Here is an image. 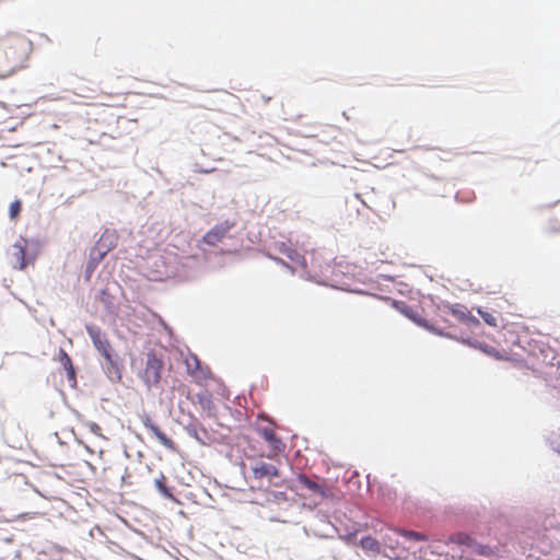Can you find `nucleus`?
I'll list each match as a JSON object with an SVG mask.
<instances>
[{
    "mask_svg": "<svg viewBox=\"0 0 560 560\" xmlns=\"http://www.w3.org/2000/svg\"><path fill=\"white\" fill-rule=\"evenodd\" d=\"M32 42L23 35L10 34L0 38V78L4 79L26 67Z\"/></svg>",
    "mask_w": 560,
    "mask_h": 560,
    "instance_id": "1",
    "label": "nucleus"
},
{
    "mask_svg": "<svg viewBox=\"0 0 560 560\" xmlns=\"http://www.w3.org/2000/svg\"><path fill=\"white\" fill-rule=\"evenodd\" d=\"M402 536L406 540L409 541H420L425 540L427 537L418 532L413 530H397V529H388L387 533L384 534L383 540V553L390 559H405L408 555V547L402 546L398 536Z\"/></svg>",
    "mask_w": 560,
    "mask_h": 560,
    "instance_id": "2",
    "label": "nucleus"
},
{
    "mask_svg": "<svg viewBox=\"0 0 560 560\" xmlns=\"http://www.w3.org/2000/svg\"><path fill=\"white\" fill-rule=\"evenodd\" d=\"M86 331L93 342L94 348L103 357L108 368L117 369L114 361L113 347L107 335L102 331L100 327L94 325L86 326Z\"/></svg>",
    "mask_w": 560,
    "mask_h": 560,
    "instance_id": "3",
    "label": "nucleus"
},
{
    "mask_svg": "<svg viewBox=\"0 0 560 560\" xmlns=\"http://www.w3.org/2000/svg\"><path fill=\"white\" fill-rule=\"evenodd\" d=\"M163 369L162 358L151 350L147 353L145 366L140 373V378L148 387L156 386L162 378Z\"/></svg>",
    "mask_w": 560,
    "mask_h": 560,
    "instance_id": "4",
    "label": "nucleus"
},
{
    "mask_svg": "<svg viewBox=\"0 0 560 560\" xmlns=\"http://www.w3.org/2000/svg\"><path fill=\"white\" fill-rule=\"evenodd\" d=\"M443 314L446 316L445 322H450L448 316H452L468 328L480 326L479 319L472 316L470 311L462 304L446 305L443 308Z\"/></svg>",
    "mask_w": 560,
    "mask_h": 560,
    "instance_id": "5",
    "label": "nucleus"
},
{
    "mask_svg": "<svg viewBox=\"0 0 560 560\" xmlns=\"http://www.w3.org/2000/svg\"><path fill=\"white\" fill-rule=\"evenodd\" d=\"M28 241L24 237H20L11 247V264L13 268L23 270L31 264L34 258H30L26 255Z\"/></svg>",
    "mask_w": 560,
    "mask_h": 560,
    "instance_id": "6",
    "label": "nucleus"
},
{
    "mask_svg": "<svg viewBox=\"0 0 560 560\" xmlns=\"http://www.w3.org/2000/svg\"><path fill=\"white\" fill-rule=\"evenodd\" d=\"M253 477L255 479H267L271 485L279 487L281 486V482L273 481V479L280 478V470L277 466L272 464H268L262 460L256 462L252 466Z\"/></svg>",
    "mask_w": 560,
    "mask_h": 560,
    "instance_id": "7",
    "label": "nucleus"
},
{
    "mask_svg": "<svg viewBox=\"0 0 560 560\" xmlns=\"http://www.w3.org/2000/svg\"><path fill=\"white\" fill-rule=\"evenodd\" d=\"M257 433L268 443L271 454L268 455L269 458L282 452L285 447L282 440L276 434L275 429L271 424L266 427L257 428Z\"/></svg>",
    "mask_w": 560,
    "mask_h": 560,
    "instance_id": "8",
    "label": "nucleus"
},
{
    "mask_svg": "<svg viewBox=\"0 0 560 560\" xmlns=\"http://www.w3.org/2000/svg\"><path fill=\"white\" fill-rule=\"evenodd\" d=\"M233 225L234 224L230 223L229 221L221 222L214 225L210 231H208L203 235L202 241L210 246H214L223 241V238L226 236V234L230 232Z\"/></svg>",
    "mask_w": 560,
    "mask_h": 560,
    "instance_id": "9",
    "label": "nucleus"
},
{
    "mask_svg": "<svg viewBox=\"0 0 560 560\" xmlns=\"http://www.w3.org/2000/svg\"><path fill=\"white\" fill-rule=\"evenodd\" d=\"M143 425L158 439V441L167 450L175 451V442L168 438L161 429L153 422L150 416L144 415L141 418Z\"/></svg>",
    "mask_w": 560,
    "mask_h": 560,
    "instance_id": "10",
    "label": "nucleus"
},
{
    "mask_svg": "<svg viewBox=\"0 0 560 560\" xmlns=\"http://www.w3.org/2000/svg\"><path fill=\"white\" fill-rule=\"evenodd\" d=\"M110 250L109 246H104L101 242L96 244L90 252V258L86 266L88 278L96 269L98 264L104 259L106 254Z\"/></svg>",
    "mask_w": 560,
    "mask_h": 560,
    "instance_id": "11",
    "label": "nucleus"
},
{
    "mask_svg": "<svg viewBox=\"0 0 560 560\" xmlns=\"http://www.w3.org/2000/svg\"><path fill=\"white\" fill-rule=\"evenodd\" d=\"M296 481L299 482V485L302 488L308 490L312 494L318 495L320 498L327 497V492H326L325 488L322 485H319L318 482L310 479L306 475H304V474L298 475Z\"/></svg>",
    "mask_w": 560,
    "mask_h": 560,
    "instance_id": "12",
    "label": "nucleus"
},
{
    "mask_svg": "<svg viewBox=\"0 0 560 560\" xmlns=\"http://www.w3.org/2000/svg\"><path fill=\"white\" fill-rule=\"evenodd\" d=\"M360 546L364 551L371 552L373 555H378L383 551L380 541L371 536L363 537L360 540Z\"/></svg>",
    "mask_w": 560,
    "mask_h": 560,
    "instance_id": "13",
    "label": "nucleus"
},
{
    "mask_svg": "<svg viewBox=\"0 0 560 560\" xmlns=\"http://www.w3.org/2000/svg\"><path fill=\"white\" fill-rule=\"evenodd\" d=\"M58 360L63 366V369L67 371L68 378L71 381H75V372L72 365L71 358L63 349H59Z\"/></svg>",
    "mask_w": 560,
    "mask_h": 560,
    "instance_id": "14",
    "label": "nucleus"
},
{
    "mask_svg": "<svg viewBox=\"0 0 560 560\" xmlns=\"http://www.w3.org/2000/svg\"><path fill=\"white\" fill-rule=\"evenodd\" d=\"M282 247L283 249H281V253H283L289 259L296 264H304V258L295 249L289 248L284 244H282Z\"/></svg>",
    "mask_w": 560,
    "mask_h": 560,
    "instance_id": "15",
    "label": "nucleus"
},
{
    "mask_svg": "<svg viewBox=\"0 0 560 560\" xmlns=\"http://www.w3.org/2000/svg\"><path fill=\"white\" fill-rule=\"evenodd\" d=\"M478 314L482 317L485 323L491 327L498 326V317L489 312H483L480 307L477 308Z\"/></svg>",
    "mask_w": 560,
    "mask_h": 560,
    "instance_id": "16",
    "label": "nucleus"
},
{
    "mask_svg": "<svg viewBox=\"0 0 560 560\" xmlns=\"http://www.w3.org/2000/svg\"><path fill=\"white\" fill-rule=\"evenodd\" d=\"M186 366L189 374L195 375L200 368V362L196 355L186 359Z\"/></svg>",
    "mask_w": 560,
    "mask_h": 560,
    "instance_id": "17",
    "label": "nucleus"
},
{
    "mask_svg": "<svg viewBox=\"0 0 560 560\" xmlns=\"http://www.w3.org/2000/svg\"><path fill=\"white\" fill-rule=\"evenodd\" d=\"M21 209H22V203L20 200H15V201L11 202L10 208H9V213H10L11 219H16L20 215Z\"/></svg>",
    "mask_w": 560,
    "mask_h": 560,
    "instance_id": "18",
    "label": "nucleus"
},
{
    "mask_svg": "<svg viewBox=\"0 0 560 560\" xmlns=\"http://www.w3.org/2000/svg\"><path fill=\"white\" fill-rule=\"evenodd\" d=\"M155 485L158 489L166 497L172 498V493L170 492V489L165 486L163 479H156Z\"/></svg>",
    "mask_w": 560,
    "mask_h": 560,
    "instance_id": "19",
    "label": "nucleus"
},
{
    "mask_svg": "<svg viewBox=\"0 0 560 560\" xmlns=\"http://www.w3.org/2000/svg\"><path fill=\"white\" fill-rule=\"evenodd\" d=\"M86 425L90 429V431L93 432L95 435H102V433H101L102 429L97 423L89 422Z\"/></svg>",
    "mask_w": 560,
    "mask_h": 560,
    "instance_id": "20",
    "label": "nucleus"
},
{
    "mask_svg": "<svg viewBox=\"0 0 560 560\" xmlns=\"http://www.w3.org/2000/svg\"><path fill=\"white\" fill-rule=\"evenodd\" d=\"M480 348H481L485 352H487V353H490V352H491V351L489 350V347H488V346H485V347L480 346Z\"/></svg>",
    "mask_w": 560,
    "mask_h": 560,
    "instance_id": "21",
    "label": "nucleus"
}]
</instances>
